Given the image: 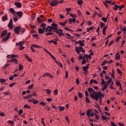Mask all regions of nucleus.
<instances>
[{"label":"nucleus","instance_id":"20","mask_svg":"<svg viewBox=\"0 0 126 126\" xmlns=\"http://www.w3.org/2000/svg\"><path fill=\"white\" fill-rule=\"evenodd\" d=\"M44 32V31L42 29L39 28L38 29V32L40 34L43 33Z\"/></svg>","mask_w":126,"mask_h":126},{"label":"nucleus","instance_id":"38","mask_svg":"<svg viewBox=\"0 0 126 126\" xmlns=\"http://www.w3.org/2000/svg\"><path fill=\"white\" fill-rule=\"evenodd\" d=\"M77 14L79 16H81V13L80 10H78L77 12Z\"/></svg>","mask_w":126,"mask_h":126},{"label":"nucleus","instance_id":"50","mask_svg":"<svg viewBox=\"0 0 126 126\" xmlns=\"http://www.w3.org/2000/svg\"><path fill=\"white\" fill-rule=\"evenodd\" d=\"M68 77V73L67 71L65 72V78L66 79H67Z\"/></svg>","mask_w":126,"mask_h":126},{"label":"nucleus","instance_id":"10","mask_svg":"<svg viewBox=\"0 0 126 126\" xmlns=\"http://www.w3.org/2000/svg\"><path fill=\"white\" fill-rule=\"evenodd\" d=\"M10 62H12L13 63H14L15 64L18 63L17 60L16 58L12 59L10 61Z\"/></svg>","mask_w":126,"mask_h":126},{"label":"nucleus","instance_id":"18","mask_svg":"<svg viewBox=\"0 0 126 126\" xmlns=\"http://www.w3.org/2000/svg\"><path fill=\"white\" fill-rule=\"evenodd\" d=\"M24 43V42L23 41H20L17 43H16V44L17 45H20V46H22L23 45Z\"/></svg>","mask_w":126,"mask_h":126},{"label":"nucleus","instance_id":"60","mask_svg":"<svg viewBox=\"0 0 126 126\" xmlns=\"http://www.w3.org/2000/svg\"><path fill=\"white\" fill-rule=\"evenodd\" d=\"M102 118L103 120H106L107 119V117H105L103 115H101Z\"/></svg>","mask_w":126,"mask_h":126},{"label":"nucleus","instance_id":"58","mask_svg":"<svg viewBox=\"0 0 126 126\" xmlns=\"http://www.w3.org/2000/svg\"><path fill=\"white\" fill-rule=\"evenodd\" d=\"M68 21L69 23H71L73 22L72 19V18H70L68 20Z\"/></svg>","mask_w":126,"mask_h":126},{"label":"nucleus","instance_id":"39","mask_svg":"<svg viewBox=\"0 0 126 126\" xmlns=\"http://www.w3.org/2000/svg\"><path fill=\"white\" fill-rule=\"evenodd\" d=\"M38 101L37 100H33V103L34 104H35L36 103H38Z\"/></svg>","mask_w":126,"mask_h":126},{"label":"nucleus","instance_id":"22","mask_svg":"<svg viewBox=\"0 0 126 126\" xmlns=\"http://www.w3.org/2000/svg\"><path fill=\"white\" fill-rule=\"evenodd\" d=\"M58 107L59 108L60 111H63L64 110V108L63 107L61 106H58Z\"/></svg>","mask_w":126,"mask_h":126},{"label":"nucleus","instance_id":"61","mask_svg":"<svg viewBox=\"0 0 126 126\" xmlns=\"http://www.w3.org/2000/svg\"><path fill=\"white\" fill-rule=\"evenodd\" d=\"M78 95L79 97L81 98H82V94L81 93L79 92L78 93Z\"/></svg>","mask_w":126,"mask_h":126},{"label":"nucleus","instance_id":"49","mask_svg":"<svg viewBox=\"0 0 126 126\" xmlns=\"http://www.w3.org/2000/svg\"><path fill=\"white\" fill-rule=\"evenodd\" d=\"M86 63V60L85 59H83V60L82 61V64H84Z\"/></svg>","mask_w":126,"mask_h":126},{"label":"nucleus","instance_id":"45","mask_svg":"<svg viewBox=\"0 0 126 126\" xmlns=\"http://www.w3.org/2000/svg\"><path fill=\"white\" fill-rule=\"evenodd\" d=\"M114 42V41L113 40H112L110 42L108 46L110 47L111 45V44Z\"/></svg>","mask_w":126,"mask_h":126},{"label":"nucleus","instance_id":"48","mask_svg":"<svg viewBox=\"0 0 126 126\" xmlns=\"http://www.w3.org/2000/svg\"><path fill=\"white\" fill-rule=\"evenodd\" d=\"M31 94L32 95V96H34L35 97H36L37 96L35 91H34L33 92V94Z\"/></svg>","mask_w":126,"mask_h":126},{"label":"nucleus","instance_id":"14","mask_svg":"<svg viewBox=\"0 0 126 126\" xmlns=\"http://www.w3.org/2000/svg\"><path fill=\"white\" fill-rule=\"evenodd\" d=\"M54 32L59 34L63 32L62 30L60 29H59L58 30H56V31H54Z\"/></svg>","mask_w":126,"mask_h":126},{"label":"nucleus","instance_id":"29","mask_svg":"<svg viewBox=\"0 0 126 126\" xmlns=\"http://www.w3.org/2000/svg\"><path fill=\"white\" fill-rule=\"evenodd\" d=\"M83 58H84V59L86 58L85 59L87 61H88V55L87 54H85L84 56L83 57Z\"/></svg>","mask_w":126,"mask_h":126},{"label":"nucleus","instance_id":"63","mask_svg":"<svg viewBox=\"0 0 126 126\" xmlns=\"http://www.w3.org/2000/svg\"><path fill=\"white\" fill-rule=\"evenodd\" d=\"M31 48L32 51L33 52H34L35 51V50H34V48L33 47L32 45V46L31 47Z\"/></svg>","mask_w":126,"mask_h":126},{"label":"nucleus","instance_id":"44","mask_svg":"<svg viewBox=\"0 0 126 126\" xmlns=\"http://www.w3.org/2000/svg\"><path fill=\"white\" fill-rule=\"evenodd\" d=\"M116 84L118 86H121V85L119 82H115Z\"/></svg>","mask_w":126,"mask_h":126},{"label":"nucleus","instance_id":"2","mask_svg":"<svg viewBox=\"0 0 126 126\" xmlns=\"http://www.w3.org/2000/svg\"><path fill=\"white\" fill-rule=\"evenodd\" d=\"M51 26H47V27L49 29L48 30L49 32H51V31H53L52 30H57L58 29V25L54 23H52L51 25Z\"/></svg>","mask_w":126,"mask_h":126},{"label":"nucleus","instance_id":"46","mask_svg":"<svg viewBox=\"0 0 126 126\" xmlns=\"http://www.w3.org/2000/svg\"><path fill=\"white\" fill-rule=\"evenodd\" d=\"M13 19L15 21H18V19L17 16L13 18Z\"/></svg>","mask_w":126,"mask_h":126},{"label":"nucleus","instance_id":"26","mask_svg":"<svg viewBox=\"0 0 126 126\" xmlns=\"http://www.w3.org/2000/svg\"><path fill=\"white\" fill-rule=\"evenodd\" d=\"M37 20L38 21V23H42L43 22V20L42 19H40L39 17L37 18Z\"/></svg>","mask_w":126,"mask_h":126},{"label":"nucleus","instance_id":"42","mask_svg":"<svg viewBox=\"0 0 126 126\" xmlns=\"http://www.w3.org/2000/svg\"><path fill=\"white\" fill-rule=\"evenodd\" d=\"M78 59L80 61L82 59H84V58H83V57H82V56L81 54L79 55V56L78 57Z\"/></svg>","mask_w":126,"mask_h":126},{"label":"nucleus","instance_id":"19","mask_svg":"<svg viewBox=\"0 0 126 126\" xmlns=\"http://www.w3.org/2000/svg\"><path fill=\"white\" fill-rule=\"evenodd\" d=\"M77 3L79 5H82L83 3V1L81 0H79L77 1Z\"/></svg>","mask_w":126,"mask_h":126},{"label":"nucleus","instance_id":"47","mask_svg":"<svg viewBox=\"0 0 126 126\" xmlns=\"http://www.w3.org/2000/svg\"><path fill=\"white\" fill-rule=\"evenodd\" d=\"M24 108L29 109L30 108V106H28L27 105L25 104L24 106Z\"/></svg>","mask_w":126,"mask_h":126},{"label":"nucleus","instance_id":"31","mask_svg":"<svg viewBox=\"0 0 126 126\" xmlns=\"http://www.w3.org/2000/svg\"><path fill=\"white\" fill-rule=\"evenodd\" d=\"M91 110H91H88L87 112L86 115L89 117H90V113L91 112Z\"/></svg>","mask_w":126,"mask_h":126},{"label":"nucleus","instance_id":"54","mask_svg":"<svg viewBox=\"0 0 126 126\" xmlns=\"http://www.w3.org/2000/svg\"><path fill=\"white\" fill-rule=\"evenodd\" d=\"M121 38V37H118L115 40V41H119V40Z\"/></svg>","mask_w":126,"mask_h":126},{"label":"nucleus","instance_id":"1","mask_svg":"<svg viewBox=\"0 0 126 126\" xmlns=\"http://www.w3.org/2000/svg\"><path fill=\"white\" fill-rule=\"evenodd\" d=\"M90 96L93 99H95L96 101L98 100V98H99V100H101L102 98L104 97V95L102 94L101 92H95L94 94H91Z\"/></svg>","mask_w":126,"mask_h":126},{"label":"nucleus","instance_id":"13","mask_svg":"<svg viewBox=\"0 0 126 126\" xmlns=\"http://www.w3.org/2000/svg\"><path fill=\"white\" fill-rule=\"evenodd\" d=\"M23 14V13L21 11L17 12L16 13V15L20 18L22 17Z\"/></svg>","mask_w":126,"mask_h":126},{"label":"nucleus","instance_id":"7","mask_svg":"<svg viewBox=\"0 0 126 126\" xmlns=\"http://www.w3.org/2000/svg\"><path fill=\"white\" fill-rule=\"evenodd\" d=\"M43 77H45L46 76L52 79L53 78V76L51 75L50 74L48 73H46L43 74Z\"/></svg>","mask_w":126,"mask_h":126},{"label":"nucleus","instance_id":"21","mask_svg":"<svg viewBox=\"0 0 126 126\" xmlns=\"http://www.w3.org/2000/svg\"><path fill=\"white\" fill-rule=\"evenodd\" d=\"M56 63L59 66H60L61 68H63V65L61 63L59 62H57V61H56Z\"/></svg>","mask_w":126,"mask_h":126},{"label":"nucleus","instance_id":"28","mask_svg":"<svg viewBox=\"0 0 126 126\" xmlns=\"http://www.w3.org/2000/svg\"><path fill=\"white\" fill-rule=\"evenodd\" d=\"M48 42L49 43H54L55 45H56L57 44V43L56 42L52 40L48 41Z\"/></svg>","mask_w":126,"mask_h":126},{"label":"nucleus","instance_id":"9","mask_svg":"<svg viewBox=\"0 0 126 126\" xmlns=\"http://www.w3.org/2000/svg\"><path fill=\"white\" fill-rule=\"evenodd\" d=\"M88 91L90 92V94H94V93L95 92L94 90L91 88H89L88 89Z\"/></svg>","mask_w":126,"mask_h":126},{"label":"nucleus","instance_id":"57","mask_svg":"<svg viewBox=\"0 0 126 126\" xmlns=\"http://www.w3.org/2000/svg\"><path fill=\"white\" fill-rule=\"evenodd\" d=\"M79 48L82 52H85V50L84 49H82V48L81 47H79Z\"/></svg>","mask_w":126,"mask_h":126},{"label":"nucleus","instance_id":"55","mask_svg":"<svg viewBox=\"0 0 126 126\" xmlns=\"http://www.w3.org/2000/svg\"><path fill=\"white\" fill-rule=\"evenodd\" d=\"M23 111L21 109H20L18 112V114H21L23 113Z\"/></svg>","mask_w":126,"mask_h":126},{"label":"nucleus","instance_id":"53","mask_svg":"<svg viewBox=\"0 0 126 126\" xmlns=\"http://www.w3.org/2000/svg\"><path fill=\"white\" fill-rule=\"evenodd\" d=\"M120 59V55L116 56L115 57V59L117 60H118Z\"/></svg>","mask_w":126,"mask_h":126},{"label":"nucleus","instance_id":"24","mask_svg":"<svg viewBox=\"0 0 126 126\" xmlns=\"http://www.w3.org/2000/svg\"><path fill=\"white\" fill-rule=\"evenodd\" d=\"M32 46L33 47H35L36 48H43V47L42 46H39L35 44H32Z\"/></svg>","mask_w":126,"mask_h":126},{"label":"nucleus","instance_id":"27","mask_svg":"<svg viewBox=\"0 0 126 126\" xmlns=\"http://www.w3.org/2000/svg\"><path fill=\"white\" fill-rule=\"evenodd\" d=\"M46 92L47 93V94H50V93L51 92V90H50L49 89H47L46 90Z\"/></svg>","mask_w":126,"mask_h":126},{"label":"nucleus","instance_id":"11","mask_svg":"<svg viewBox=\"0 0 126 126\" xmlns=\"http://www.w3.org/2000/svg\"><path fill=\"white\" fill-rule=\"evenodd\" d=\"M7 31L6 30L3 31L1 35V37H3L5 36L7 34Z\"/></svg>","mask_w":126,"mask_h":126},{"label":"nucleus","instance_id":"16","mask_svg":"<svg viewBox=\"0 0 126 126\" xmlns=\"http://www.w3.org/2000/svg\"><path fill=\"white\" fill-rule=\"evenodd\" d=\"M9 11L10 12L13 14H14L16 13V12L14 8H11L9 9Z\"/></svg>","mask_w":126,"mask_h":126},{"label":"nucleus","instance_id":"33","mask_svg":"<svg viewBox=\"0 0 126 126\" xmlns=\"http://www.w3.org/2000/svg\"><path fill=\"white\" fill-rule=\"evenodd\" d=\"M100 27L101 28H102L105 25V24L102 22H100Z\"/></svg>","mask_w":126,"mask_h":126},{"label":"nucleus","instance_id":"3","mask_svg":"<svg viewBox=\"0 0 126 126\" xmlns=\"http://www.w3.org/2000/svg\"><path fill=\"white\" fill-rule=\"evenodd\" d=\"M59 3L58 0H53L50 2V4L51 6L53 7L57 6Z\"/></svg>","mask_w":126,"mask_h":126},{"label":"nucleus","instance_id":"41","mask_svg":"<svg viewBox=\"0 0 126 126\" xmlns=\"http://www.w3.org/2000/svg\"><path fill=\"white\" fill-rule=\"evenodd\" d=\"M54 94L56 95H57L58 94V91L57 89L55 90L54 91Z\"/></svg>","mask_w":126,"mask_h":126},{"label":"nucleus","instance_id":"35","mask_svg":"<svg viewBox=\"0 0 126 126\" xmlns=\"http://www.w3.org/2000/svg\"><path fill=\"white\" fill-rule=\"evenodd\" d=\"M6 81V79H3L0 78V82L3 83L5 82Z\"/></svg>","mask_w":126,"mask_h":126},{"label":"nucleus","instance_id":"23","mask_svg":"<svg viewBox=\"0 0 126 126\" xmlns=\"http://www.w3.org/2000/svg\"><path fill=\"white\" fill-rule=\"evenodd\" d=\"M79 44V45L82 46H84V44L83 43L81 40L77 42Z\"/></svg>","mask_w":126,"mask_h":126},{"label":"nucleus","instance_id":"52","mask_svg":"<svg viewBox=\"0 0 126 126\" xmlns=\"http://www.w3.org/2000/svg\"><path fill=\"white\" fill-rule=\"evenodd\" d=\"M46 100L48 102H49L50 101H51L52 100V99L50 98H47L46 99Z\"/></svg>","mask_w":126,"mask_h":126},{"label":"nucleus","instance_id":"30","mask_svg":"<svg viewBox=\"0 0 126 126\" xmlns=\"http://www.w3.org/2000/svg\"><path fill=\"white\" fill-rule=\"evenodd\" d=\"M102 19L104 22H106L107 21V18H106L105 17H102Z\"/></svg>","mask_w":126,"mask_h":126},{"label":"nucleus","instance_id":"5","mask_svg":"<svg viewBox=\"0 0 126 126\" xmlns=\"http://www.w3.org/2000/svg\"><path fill=\"white\" fill-rule=\"evenodd\" d=\"M9 28L10 30H12L13 28V22L12 19H11L9 23L8 24Z\"/></svg>","mask_w":126,"mask_h":126},{"label":"nucleus","instance_id":"51","mask_svg":"<svg viewBox=\"0 0 126 126\" xmlns=\"http://www.w3.org/2000/svg\"><path fill=\"white\" fill-rule=\"evenodd\" d=\"M54 34L52 32H48L47 33H46V36H47L48 35H53Z\"/></svg>","mask_w":126,"mask_h":126},{"label":"nucleus","instance_id":"25","mask_svg":"<svg viewBox=\"0 0 126 126\" xmlns=\"http://www.w3.org/2000/svg\"><path fill=\"white\" fill-rule=\"evenodd\" d=\"M82 67L84 71H86L87 70V69L89 68V67H88V66H84Z\"/></svg>","mask_w":126,"mask_h":126},{"label":"nucleus","instance_id":"64","mask_svg":"<svg viewBox=\"0 0 126 126\" xmlns=\"http://www.w3.org/2000/svg\"><path fill=\"white\" fill-rule=\"evenodd\" d=\"M33 84H32V85H30L28 87V89H32L33 87Z\"/></svg>","mask_w":126,"mask_h":126},{"label":"nucleus","instance_id":"59","mask_svg":"<svg viewBox=\"0 0 126 126\" xmlns=\"http://www.w3.org/2000/svg\"><path fill=\"white\" fill-rule=\"evenodd\" d=\"M85 94L86 97H87L89 96L88 93L86 91H85Z\"/></svg>","mask_w":126,"mask_h":126},{"label":"nucleus","instance_id":"4","mask_svg":"<svg viewBox=\"0 0 126 126\" xmlns=\"http://www.w3.org/2000/svg\"><path fill=\"white\" fill-rule=\"evenodd\" d=\"M21 27L18 26L16 27L14 30L15 33L17 34H19L21 30Z\"/></svg>","mask_w":126,"mask_h":126},{"label":"nucleus","instance_id":"36","mask_svg":"<svg viewBox=\"0 0 126 126\" xmlns=\"http://www.w3.org/2000/svg\"><path fill=\"white\" fill-rule=\"evenodd\" d=\"M107 61L106 60L103 61L102 62V63L101 64L102 66H104L105 65L106 63H107Z\"/></svg>","mask_w":126,"mask_h":126},{"label":"nucleus","instance_id":"37","mask_svg":"<svg viewBox=\"0 0 126 126\" xmlns=\"http://www.w3.org/2000/svg\"><path fill=\"white\" fill-rule=\"evenodd\" d=\"M23 68V66L21 65V64H19V70H21Z\"/></svg>","mask_w":126,"mask_h":126},{"label":"nucleus","instance_id":"56","mask_svg":"<svg viewBox=\"0 0 126 126\" xmlns=\"http://www.w3.org/2000/svg\"><path fill=\"white\" fill-rule=\"evenodd\" d=\"M46 24L45 23H43L40 26L42 27H44L46 26Z\"/></svg>","mask_w":126,"mask_h":126},{"label":"nucleus","instance_id":"6","mask_svg":"<svg viewBox=\"0 0 126 126\" xmlns=\"http://www.w3.org/2000/svg\"><path fill=\"white\" fill-rule=\"evenodd\" d=\"M11 33L10 32H8L6 36L3 38V40L4 41H6L8 40L10 38L11 36Z\"/></svg>","mask_w":126,"mask_h":126},{"label":"nucleus","instance_id":"8","mask_svg":"<svg viewBox=\"0 0 126 126\" xmlns=\"http://www.w3.org/2000/svg\"><path fill=\"white\" fill-rule=\"evenodd\" d=\"M8 16L7 14L2 17V20L3 21H6L8 19Z\"/></svg>","mask_w":126,"mask_h":126},{"label":"nucleus","instance_id":"40","mask_svg":"<svg viewBox=\"0 0 126 126\" xmlns=\"http://www.w3.org/2000/svg\"><path fill=\"white\" fill-rule=\"evenodd\" d=\"M117 71L119 73V74H121V76L122 75V72H121V70H120L118 69H117Z\"/></svg>","mask_w":126,"mask_h":126},{"label":"nucleus","instance_id":"43","mask_svg":"<svg viewBox=\"0 0 126 126\" xmlns=\"http://www.w3.org/2000/svg\"><path fill=\"white\" fill-rule=\"evenodd\" d=\"M11 57H10V58H12L14 57H18V56L14 54H12L11 55Z\"/></svg>","mask_w":126,"mask_h":126},{"label":"nucleus","instance_id":"34","mask_svg":"<svg viewBox=\"0 0 126 126\" xmlns=\"http://www.w3.org/2000/svg\"><path fill=\"white\" fill-rule=\"evenodd\" d=\"M115 7H114L113 8L115 10H117L118 8L119 7V5H114Z\"/></svg>","mask_w":126,"mask_h":126},{"label":"nucleus","instance_id":"32","mask_svg":"<svg viewBox=\"0 0 126 126\" xmlns=\"http://www.w3.org/2000/svg\"><path fill=\"white\" fill-rule=\"evenodd\" d=\"M71 10V8H66L65 9V10L67 12V14H69V13L70 11V10Z\"/></svg>","mask_w":126,"mask_h":126},{"label":"nucleus","instance_id":"15","mask_svg":"<svg viewBox=\"0 0 126 126\" xmlns=\"http://www.w3.org/2000/svg\"><path fill=\"white\" fill-rule=\"evenodd\" d=\"M32 97V95L31 94H30L25 96L24 97V99H28Z\"/></svg>","mask_w":126,"mask_h":126},{"label":"nucleus","instance_id":"62","mask_svg":"<svg viewBox=\"0 0 126 126\" xmlns=\"http://www.w3.org/2000/svg\"><path fill=\"white\" fill-rule=\"evenodd\" d=\"M108 27V26L107 25L105 26L103 28V31H106V30L107 29Z\"/></svg>","mask_w":126,"mask_h":126},{"label":"nucleus","instance_id":"12","mask_svg":"<svg viewBox=\"0 0 126 126\" xmlns=\"http://www.w3.org/2000/svg\"><path fill=\"white\" fill-rule=\"evenodd\" d=\"M14 4L17 6V8H20L22 7V4L20 2H16L14 3Z\"/></svg>","mask_w":126,"mask_h":126},{"label":"nucleus","instance_id":"17","mask_svg":"<svg viewBox=\"0 0 126 126\" xmlns=\"http://www.w3.org/2000/svg\"><path fill=\"white\" fill-rule=\"evenodd\" d=\"M80 48H79V47H76L75 48V50L77 52V53L78 54H79L80 53Z\"/></svg>","mask_w":126,"mask_h":126}]
</instances>
